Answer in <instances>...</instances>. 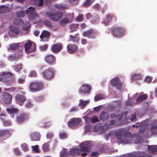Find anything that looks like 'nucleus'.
<instances>
[{
    "label": "nucleus",
    "mask_w": 157,
    "mask_h": 157,
    "mask_svg": "<svg viewBox=\"0 0 157 157\" xmlns=\"http://www.w3.org/2000/svg\"><path fill=\"white\" fill-rule=\"evenodd\" d=\"M15 75L10 73L2 72L0 73V81L4 82L7 85L11 86L15 82L13 76Z\"/></svg>",
    "instance_id": "f257e3e1"
},
{
    "label": "nucleus",
    "mask_w": 157,
    "mask_h": 157,
    "mask_svg": "<svg viewBox=\"0 0 157 157\" xmlns=\"http://www.w3.org/2000/svg\"><path fill=\"white\" fill-rule=\"evenodd\" d=\"M35 8L32 6L29 7L26 10L28 19L31 21H33L34 23H37L40 21L39 16L34 13Z\"/></svg>",
    "instance_id": "f03ea898"
},
{
    "label": "nucleus",
    "mask_w": 157,
    "mask_h": 157,
    "mask_svg": "<svg viewBox=\"0 0 157 157\" xmlns=\"http://www.w3.org/2000/svg\"><path fill=\"white\" fill-rule=\"evenodd\" d=\"M30 90L33 92L39 91L43 88V83L41 82H33L29 85Z\"/></svg>",
    "instance_id": "7ed1b4c3"
},
{
    "label": "nucleus",
    "mask_w": 157,
    "mask_h": 157,
    "mask_svg": "<svg viewBox=\"0 0 157 157\" xmlns=\"http://www.w3.org/2000/svg\"><path fill=\"white\" fill-rule=\"evenodd\" d=\"M111 33L114 37H120L124 35L125 29L121 27H114L112 29Z\"/></svg>",
    "instance_id": "20e7f679"
},
{
    "label": "nucleus",
    "mask_w": 157,
    "mask_h": 157,
    "mask_svg": "<svg viewBox=\"0 0 157 157\" xmlns=\"http://www.w3.org/2000/svg\"><path fill=\"white\" fill-rule=\"evenodd\" d=\"M54 71L53 68H49L43 71L42 74L43 77L46 79H50L53 78L54 75Z\"/></svg>",
    "instance_id": "39448f33"
},
{
    "label": "nucleus",
    "mask_w": 157,
    "mask_h": 157,
    "mask_svg": "<svg viewBox=\"0 0 157 157\" xmlns=\"http://www.w3.org/2000/svg\"><path fill=\"white\" fill-rule=\"evenodd\" d=\"M123 136L124 138L121 139L120 142L121 143L126 144L130 143L134 136L130 132H127L124 134Z\"/></svg>",
    "instance_id": "423d86ee"
},
{
    "label": "nucleus",
    "mask_w": 157,
    "mask_h": 157,
    "mask_svg": "<svg viewBox=\"0 0 157 157\" xmlns=\"http://www.w3.org/2000/svg\"><path fill=\"white\" fill-rule=\"evenodd\" d=\"M47 17H49L52 20L56 21H59L63 17V13L62 12H58L56 13L50 14L47 13Z\"/></svg>",
    "instance_id": "0eeeda50"
},
{
    "label": "nucleus",
    "mask_w": 157,
    "mask_h": 157,
    "mask_svg": "<svg viewBox=\"0 0 157 157\" xmlns=\"http://www.w3.org/2000/svg\"><path fill=\"white\" fill-rule=\"evenodd\" d=\"M32 46V42L31 40H28L27 42L25 44L24 48L25 52L29 54L30 53L34 52L35 51L36 48V44H34L32 47V48L30 49Z\"/></svg>",
    "instance_id": "6e6552de"
},
{
    "label": "nucleus",
    "mask_w": 157,
    "mask_h": 157,
    "mask_svg": "<svg viewBox=\"0 0 157 157\" xmlns=\"http://www.w3.org/2000/svg\"><path fill=\"white\" fill-rule=\"evenodd\" d=\"M111 84L113 86H116V88L120 90L122 89V83L117 77L114 78L112 79Z\"/></svg>",
    "instance_id": "1a4fd4ad"
},
{
    "label": "nucleus",
    "mask_w": 157,
    "mask_h": 157,
    "mask_svg": "<svg viewBox=\"0 0 157 157\" xmlns=\"http://www.w3.org/2000/svg\"><path fill=\"white\" fill-rule=\"evenodd\" d=\"M29 115L27 113H23L18 115L17 117V122L19 124L22 123L29 119Z\"/></svg>",
    "instance_id": "9d476101"
},
{
    "label": "nucleus",
    "mask_w": 157,
    "mask_h": 157,
    "mask_svg": "<svg viewBox=\"0 0 157 157\" xmlns=\"http://www.w3.org/2000/svg\"><path fill=\"white\" fill-rule=\"evenodd\" d=\"M12 96L10 94L6 92H3L2 93V100L6 104H10L12 101Z\"/></svg>",
    "instance_id": "9b49d317"
},
{
    "label": "nucleus",
    "mask_w": 157,
    "mask_h": 157,
    "mask_svg": "<svg viewBox=\"0 0 157 157\" xmlns=\"http://www.w3.org/2000/svg\"><path fill=\"white\" fill-rule=\"evenodd\" d=\"M50 32L46 30H44L40 36V37L41 41L46 42L48 41V38L50 36Z\"/></svg>",
    "instance_id": "f8f14e48"
},
{
    "label": "nucleus",
    "mask_w": 157,
    "mask_h": 157,
    "mask_svg": "<svg viewBox=\"0 0 157 157\" xmlns=\"http://www.w3.org/2000/svg\"><path fill=\"white\" fill-rule=\"evenodd\" d=\"M17 103L20 105H22L24 102L26 101V97L24 95L20 94H17L15 97Z\"/></svg>",
    "instance_id": "ddd939ff"
},
{
    "label": "nucleus",
    "mask_w": 157,
    "mask_h": 157,
    "mask_svg": "<svg viewBox=\"0 0 157 157\" xmlns=\"http://www.w3.org/2000/svg\"><path fill=\"white\" fill-rule=\"evenodd\" d=\"M63 46L60 43H57L53 44L51 47V51L54 53L59 52L62 49Z\"/></svg>",
    "instance_id": "4468645a"
},
{
    "label": "nucleus",
    "mask_w": 157,
    "mask_h": 157,
    "mask_svg": "<svg viewBox=\"0 0 157 157\" xmlns=\"http://www.w3.org/2000/svg\"><path fill=\"white\" fill-rule=\"evenodd\" d=\"M19 29L15 26L12 25L10 27V31L9 32L10 36H14L18 35L20 33Z\"/></svg>",
    "instance_id": "2eb2a0df"
},
{
    "label": "nucleus",
    "mask_w": 157,
    "mask_h": 157,
    "mask_svg": "<svg viewBox=\"0 0 157 157\" xmlns=\"http://www.w3.org/2000/svg\"><path fill=\"white\" fill-rule=\"evenodd\" d=\"M78 50V46L72 44H69L67 46V51L68 53L72 54L77 52Z\"/></svg>",
    "instance_id": "dca6fc26"
},
{
    "label": "nucleus",
    "mask_w": 157,
    "mask_h": 157,
    "mask_svg": "<svg viewBox=\"0 0 157 157\" xmlns=\"http://www.w3.org/2000/svg\"><path fill=\"white\" fill-rule=\"evenodd\" d=\"M97 33L93 30L90 29L84 32L83 33V36L90 38H94L96 36Z\"/></svg>",
    "instance_id": "f3484780"
},
{
    "label": "nucleus",
    "mask_w": 157,
    "mask_h": 157,
    "mask_svg": "<svg viewBox=\"0 0 157 157\" xmlns=\"http://www.w3.org/2000/svg\"><path fill=\"white\" fill-rule=\"evenodd\" d=\"M56 57L52 55H48L45 57V60L46 62L50 65H52L56 63Z\"/></svg>",
    "instance_id": "a211bd4d"
},
{
    "label": "nucleus",
    "mask_w": 157,
    "mask_h": 157,
    "mask_svg": "<svg viewBox=\"0 0 157 157\" xmlns=\"http://www.w3.org/2000/svg\"><path fill=\"white\" fill-rule=\"evenodd\" d=\"M112 19L114 21H116L117 20V18L116 17L113 15L108 14L106 16V19L102 23L107 25L109 24V22L111 21Z\"/></svg>",
    "instance_id": "6ab92c4d"
},
{
    "label": "nucleus",
    "mask_w": 157,
    "mask_h": 157,
    "mask_svg": "<svg viewBox=\"0 0 157 157\" xmlns=\"http://www.w3.org/2000/svg\"><path fill=\"white\" fill-rule=\"evenodd\" d=\"M81 122L80 118L73 119L71 121L69 120L67 123L69 127H72L79 124Z\"/></svg>",
    "instance_id": "aec40b11"
},
{
    "label": "nucleus",
    "mask_w": 157,
    "mask_h": 157,
    "mask_svg": "<svg viewBox=\"0 0 157 157\" xmlns=\"http://www.w3.org/2000/svg\"><path fill=\"white\" fill-rule=\"evenodd\" d=\"M91 90L90 86L87 84H84L81 87L79 90V92L80 94L86 93L89 92Z\"/></svg>",
    "instance_id": "412c9836"
},
{
    "label": "nucleus",
    "mask_w": 157,
    "mask_h": 157,
    "mask_svg": "<svg viewBox=\"0 0 157 157\" xmlns=\"http://www.w3.org/2000/svg\"><path fill=\"white\" fill-rule=\"evenodd\" d=\"M12 134V133L8 129H4L0 130V138L4 136H6L7 137H10Z\"/></svg>",
    "instance_id": "4be33fe9"
},
{
    "label": "nucleus",
    "mask_w": 157,
    "mask_h": 157,
    "mask_svg": "<svg viewBox=\"0 0 157 157\" xmlns=\"http://www.w3.org/2000/svg\"><path fill=\"white\" fill-rule=\"evenodd\" d=\"M40 137V133L38 132L33 133L31 135V139L32 141L39 140Z\"/></svg>",
    "instance_id": "5701e85b"
},
{
    "label": "nucleus",
    "mask_w": 157,
    "mask_h": 157,
    "mask_svg": "<svg viewBox=\"0 0 157 157\" xmlns=\"http://www.w3.org/2000/svg\"><path fill=\"white\" fill-rule=\"evenodd\" d=\"M5 115L4 114H1L0 115V117H1V118L2 120L3 123L5 126H10L11 125V123L10 121L8 120H4L3 117H5Z\"/></svg>",
    "instance_id": "b1692460"
},
{
    "label": "nucleus",
    "mask_w": 157,
    "mask_h": 157,
    "mask_svg": "<svg viewBox=\"0 0 157 157\" xmlns=\"http://www.w3.org/2000/svg\"><path fill=\"white\" fill-rule=\"evenodd\" d=\"M109 117V113L107 112H104L102 113L100 116V118L102 121L106 120Z\"/></svg>",
    "instance_id": "393cba45"
},
{
    "label": "nucleus",
    "mask_w": 157,
    "mask_h": 157,
    "mask_svg": "<svg viewBox=\"0 0 157 157\" xmlns=\"http://www.w3.org/2000/svg\"><path fill=\"white\" fill-rule=\"evenodd\" d=\"M10 11V9L8 7L3 5L0 6V14L9 12Z\"/></svg>",
    "instance_id": "a878e982"
},
{
    "label": "nucleus",
    "mask_w": 157,
    "mask_h": 157,
    "mask_svg": "<svg viewBox=\"0 0 157 157\" xmlns=\"http://www.w3.org/2000/svg\"><path fill=\"white\" fill-rule=\"evenodd\" d=\"M146 124L145 121H143L142 122L139 123L138 122L137 125H133L132 127H140V128H144L146 127Z\"/></svg>",
    "instance_id": "bb28decb"
},
{
    "label": "nucleus",
    "mask_w": 157,
    "mask_h": 157,
    "mask_svg": "<svg viewBox=\"0 0 157 157\" xmlns=\"http://www.w3.org/2000/svg\"><path fill=\"white\" fill-rule=\"evenodd\" d=\"M127 131V129H125V128H121L116 132L115 135L117 137H120L123 133L126 132Z\"/></svg>",
    "instance_id": "cd10ccee"
},
{
    "label": "nucleus",
    "mask_w": 157,
    "mask_h": 157,
    "mask_svg": "<svg viewBox=\"0 0 157 157\" xmlns=\"http://www.w3.org/2000/svg\"><path fill=\"white\" fill-rule=\"evenodd\" d=\"M81 151L78 148H75L72 149L70 151V154L72 156L77 155H78Z\"/></svg>",
    "instance_id": "c85d7f7f"
},
{
    "label": "nucleus",
    "mask_w": 157,
    "mask_h": 157,
    "mask_svg": "<svg viewBox=\"0 0 157 157\" xmlns=\"http://www.w3.org/2000/svg\"><path fill=\"white\" fill-rule=\"evenodd\" d=\"M54 7L57 9L59 10H64L67 8L66 5L62 4H55L54 5Z\"/></svg>",
    "instance_id": "c756f323"
},
{
    "label": "nucleus",
    "mask_w": 157,
    "mask_h": 157,
    "mask_svg": "<svg viewBox=\"0 0 157 157\" xmlns=\"http://www.w3.org/2000/svg\"><path fill=\"white\" fill-rule=\"evenodd\" d=\"M70 22L69 19L65 18L62 19L59 22V24L62 26H65L66 24L69 23Z\"/></svg>",
    "instance_id": "7c9ffc66"
},
{
    "label": "nucleus",
    "mask_w": 157,
    "mask_h": 157,
    "mask_svg": "<svg viewBox=\"0 0 157 157\" xmlns=\"http://www.w3.org/2000/svg\"><path fill=\"white\" fill-rule=\"evenodd\" d=\"M147 97V94L141 95L137 99L136 102H141L146 99Z\"/></svg>",
    "instance_id": "2f4dec72"
},
{
    "label": "nucleus",
    "mask_w": 157,
    "mask_h": 157,
    "mask_svg": "<svg viewBox=\"0 0 157 157\" xmlns=\"http://www.w3.org/2000/svg\"><path fill=\"white\" fill-rule=\"evenodd\" d=\"M6 110L8 113L11 115L13 114L16 113L18 111V109L14 108H8Z\"/></svg>",
    "instance_id": "473e14b6"
},
{
    "label": "nucleus",
    "mask_w": 157,
    "mask_h": 157,
    "mask_svg": "<svg viewBox=\"0 0 157 157\" xmlns=\"http://www.w3.org/2000/svg\"><path fill=\"white\" fill-rule=\"evenodd\" d=\"M148 150L149 151L151 150V152L153 153H155L157 151V145L148 146Z\"/></svg>",
    "instance_id": "72a5a7b5"
},
{
    "label": "nucleus",
    "mask_w": 157,
    "mask_h": 157,
    "mask_svg": "<svg viewBox=\"0 0 157 157\" xmlns=\"http://www.w3.org/2000/svg\"><path fill=\"white\" fill-rule=\"evenodd\" d=\"M78 27V24H71L69 26L71 32L76 31Z\"/></svg>",
    "instance_id": "f704fd0d"
},
{
    "label": "nucleus",
    "mask_w": 157,
    "mask_h": 157,
    "mask_svg": "<svg viewBox=\"0 0 157 157\" xmlns=\"http://www.w3.org/2000/svg\"><path fill=\"white\" fill-rule=\"evenodd\" d=\"M13 67L16 72H18L22 69V65L20 64L13 66Z\"/></svg>",
    "instance_id": "c9c22d12"
},
{
    "label": "nucleus",
    "mask_w": 157,
    "mask_h": 157,
    "mask_svg": "<svg viewBox=\"0 0 157 157\" xmlns=\"http://www.w3.org/2000/svg\"><path fill=\"white\" fill-rule=\"evenodd\" d=\"M19 57L18 56L16 55H10L8 57V59L9 61L13 60H17L18 59Z\"/></svg>",
    "instance_id": "e433bc0d"
},
{
    "label": "nucleus",
    "mask_w": 157,
    "mask_h": 157,
    "mask_svg": "<svg viewBox=\"0 0 157 157\" xmlns=\"http://www.w3.org/2000/svg\"><path fill=\"white\" fill-rule=\"evenodd\" d=\"M13 23L16 25H22L24 23V21L21 19H15L13 20Z\"/></svg>",
    "instance_id": "4c0bfd02"
},
{
    "label": "nucleus",
    "mask_w": 157,
    "mask_h": 157,
    "mask_svg": "<svg viewBox=\"0 0 157 157\" xmlns=\"http://www.w3.org/2000/svg\"><path fill=\"white\" fill-rule=\"evenodd\" d=\"M31 25L29 22H26L25 24L23 27V29L27 32V33L29 32V29L30 28Z\"/></svg>",
    "instance_id": "58836bf2"
},
{
    "label": "nucleus",
    "mask_w": 157,
    "mask_h": 157,
    "mask_svg": "<svg viewBox=\"0 0 157 157\" xmlns=\"http://www.w3.org/2000/svg\"><path fill=\"white\" fill-rule=\"evenodd\" d=\"M19 44L18 43H13L10 45L9 49L11 50H15L17 49L19 47Z\"/></svg>",
    "instance_id": "ea45409f"
},
{
    "label": "nucleus",
    "mask_w": 157,
    "mask_h": 157,
    "mask_svg": "<svg viewBox=\"0 0 157 157\" xmlns=\"http://www.w3.org/2000/svg\"><path fill=\"white\" fill-rule=\"evenodd\" d=\"M25 75H23L21 77H19L17 80L18 83L20 84H22L24 83L25 82Z\"/></svg>",
    "instance_id": "a19ab883"
},
{
    "label": "nucleus",
    "mask_w": 157,
    "mask_h": 157,
    "mask_svg": "<svg viewBox=\"0 0 157 157\" xmlns=\"http://www.w3.org/2000/svg\"><path fill=\"white\" fill-rule=\"evenodd\" d=\"M49 144L47 143H45L42 146V150L44 151H47L49 150Z\"/></svg>",
    "instance_id": "79ce46f5"
},
{
    "label": "nucleus",
    "mask_w": 157,
    "mask_h": 157,
    "mask_svg": "<svg viewBox=\"0 0 157 157\" xmlns=\"http://www.w3.org/2000/svg\"><path fill=\"white\" fill-rule=\"evenodd\" d=\"M151 134L153 135L157 134V125H152L151 128Z\"/></svg>",
    "instance_id": "37998d69"
},
{
    "label": "nucleus",
    "mask_w": 157,
    "mask_h": 157,
    "mask_svg": "<svg viewBox=\"0 0 157 157\" xmlns=\"http://www.w3.org/2000/svg\"><path fill=\"white\" fill-rule=\"evenodd\" d=\"M16 15L17 17L22 18L24 17L25 15V11H19L17 12Z\"/></svg>",
    "instance_id": "c03bdc74"
},
{
    "label": "nucleus",
    "mask_w": 157,
    "mask_h": 157,
    "mask_svg": "<svg viewBox=\"0 0 157 157\" xmlns=\"http://www.w3.org/2000/svg\"><path fill=\"white\" fill-rule=\"evenodd\" d=\"M78 34H76L74 36L70 35V41L75 42V41H78Z\"/></svg>",
    "instance_id": "a18cd8bd"
},
{
    "label": "nucleus",
    "mask_w": 157,
    "mask_h": 157,
    "mask_svg": "<svg viewBox=\"0 0 157 157\" xmlns=\"http://www.w3.org/2000/svg\"><path fill=\"white\" fill-rule=\"evenodd\" d=\"M25 106L26 108L29 109L33 107V104L30 100H28L25 103Z\"/></svg>",
    "instance_id": "49530a36"
},
{
    "label": "nucleus",
    "mask_w": 157,
    "mask_h": 157,
    "mask_svg": "<svg viewBox=\"0 0 157 157\" xmlns=\"http://www.w3.org/2000/svg\"><path fill=\"white\" fill-rule=\"evenodd\" d=\"M89 102V101H83L81 99H80L79 100V105H80L82 107H83Z\"/></svg>",
    "instance_id": "de8ad7c7"
},
{
    "label": "nucleus",
    "mask_w": 157,
    "mask_h": 157,
    "mask_svg": "<svg viewBox=\"0 0 157 157\" xmlns=\"http://www.w3.org/2000/svg\"><path fill=\"white\" fill-rule=\"evenodd\" d=\"M104 98L103 96L101 94H98L96 95L94 97V100L95 101H98Z\"/></svg>",
    "instance_id": "09e8293b"
},
{
    "label": "nucleus",
    "mask_w": 157,
    "mask_h": 157,
    "mask_svg": "<svg viewBox=\"0 0 157 157\" xmlns=\"http://www.w3.org/2000/svg\"><path fill=\"white\" fill-rule=\"evenodd\" d=\"M59 137L61 139H65L67 138V135L64 132H61L59 134Z\"/></svg>",
    "instance_id": "8fccbe9b"
},
{
    "label": "nucleus",
    "mask_w": 157,
    "mask_h": 157,
    "mask_svg": "<svg viewBox=\"0 0 157 157\" xmlns=\"http://www.w3.org/2000/svg\"><path fill=\"white\" fill-rule=\"evenodd\" d=\"M44 24L46 26L49 27H52V25L51 22L47 20H45L44 22Z\"/></svg>",
    "instance_id": "3c124183"
},
{
    "label": "nucleus",
    "mask_w": 157,
    "mask_h": 157,
    "mask_svg": "<svg viewBox=\"0 0 157 157\" xmlns=\"http://www.w3.org/2000/svg\"><path fill=\"white\" fill-rule=\"evenodd\" d=\"M141 78V76L140 74H136L132 76V80H136L140 79Z\"/></svg>",
    "instance_id": "603ef678"
},
{
    "label": "nucleus",
    "mask_w": 157,
    "mask_h": 157,
    "mask_svg": "<svg viewBox=\"0 0 157 157\" xmlns=\"http://www.w3.org/2000/svg\"><path fill=\"white\" fill-rule=\"evenodd\" d=\"M81 149L82 151H89V148L87 146H83L81 147Z\"/></svg>",
    "instance_id": "864d4df0"
},
{
    "label": "nucleus",
    "mask_w": 157,
    "mask_h": 157,
    "mask_svg": "<svg viewBox=\"0 0 157 157\" xmlns=\"http://www.w3.org/2000/svg\"><path fill=\"white\" fill-rule=\"evenodd\" d=\"M37 75L36 71H31L29 74V76L31 77H35Z\"/></svg>",
    "instance_id": "5fc2aeb1"
},
{
    "label": "nucleus",
    "mask_w": 157,
    "mask_h": 157,
    "mask_svg": "<svg viewBox=\"0 0 157 157\" xmlns=\"http://www.w3.org/2000/svg\"><path fill=\"white\" fill-rule=\"evenodd\" d=\"M83 20V15L82 14H79L77 18L78 21H81Z\"/></svg>",
    "instance_id": "6e6d98bb"
},
{
    "label": "nucleus",
    "mask_w": 157,
    "mask_h": 157,
    "mask_svg": "<svg viewBox=\"0 0 157 157\" xmlns=\"http://www.w3.org/2000/svg\"><path fill=\"white\" fill-rule=\"evenodd\" d=\"M4 90L9 92H12L15 91V88L14 87H11L9 88H5Z\"/></svg>",
    "instance_id": "4d7b16f0"
},
{
    "label": "nucleus",
    "mask_w": 157,
    "mask_h": 157,
    "mask_svg": "<svg viewBox=\"0 0 157 157\" xmlns=\"http://www.w3.org/2000/svg\"><path fill=\"white\" fill-rule=\"evenodd\" d=\"M51 125V123L50 122H44L43 124L44 127H48Z\"/></svg>",
    "instance_id": "13d9d810"
},
{
    "label": "nucleus",
    "mask_w": 157,
    "mask_h": 157,
    "mask_svg": "<svg viewBox=\"0 0 157 157\" xmlns=\"http://www.w3.org/2000/svg\"><path fill=\"white\" fill-rule=\"evenodd\" d=\"M31 147L33 151L37 152H39V151L38 149V146L37 145H36L34 146H32Z\"/></svg>",
    "instance_id": "bf43d9fd"
},
{
    "label": "nucleus",
    "mask_w": 157,
    "mask_h": 157,
    "mask_svg": "<svg viewBox=\"0 0 157 157\" xmlns=\"http://www.w3.org/2000/svg\"><path fill=\"white\" fill-rule=\"evenodd\" d=\"M21 147L24 151H26L27 150V145L26 144H21Z\"/></svg>",
    "instance_id": "052dcab7"
},
{
    "label": "nucleus",
    "mask_w": 157,
    "mask_h": 157,
    "mask_svg": "<svg viewBox=\"0 0 157 157\" xmlns=\"http://www.w3.org/2000/svg\"><path fill=\"white\" fill-rule=\"evenodd\" d=\"M133 105V102L129 100H128L126 102V105L127 106H132Z\"/></svg>",
    "instance_id": "680f3d73"
},
{
    "label": "nucleus",
    "mask_w": 157,
    "mask_h": 157,
    "mask_svg": "<svg viewBox=\"0 0 157 157\" xmlns=\"http://www.w3.org/2000/svg\"><path fill=\"white\" fill-rule=\"evenodd\" d=\"M53 134L52 132H49L46 134V137L48 139H50L53 137Z\"/></svg>",
    "instance_id": "e2e57ef3"
},
{
    "label": "nucleus",
    "mask_w": 157,
    "mask_h": 157,
    "mask_svg": "<svg viewBox=\"0 0 157 157\" xmlns=\"http://www.w3.org/2000/svg\"><path fill=\"white\" fill-rule=\"evenodd\" d=\"M48 47V45L45 44L44 45L41 46L40 47V49L42 51H44L46 50L47 49Z\"/></svg>",
    "instance_id": "0e129e2a"
},
{
    "label": "nucleus",
    "mask_w": 157,
    "mask_h": 157,
    "mask_svg": "<svg viewBox=\"0 0 157 157\" xmlns=\"http://www.w3.org/2000/svg\"><path fill=\"white\" fill-rule=\"evenodd\" d=\"M14 151L15 154L17 155H21V153L17 148L14 149Z\"/></svg>",
    "instance_id": "69168bd1"
},
{
    "label": "nucleus",
    "mask_w": 157,
    "mask_h": 157,
    "mask_svg": "<svg viewBox=\"0 0 157 157\" xmlns=\"http://www.w3.org/2000/svg\"><path fill=\"white\" fill-rule=\"evenodd\" d=\"M91 2V0H86V2L84 3L83 5L86 7L89 6Z\"/></svg>",
    "instance_id": "338daca9"
},
{
    "label": "nucleus",
    "mask_w": 157,
    "mask_h": 157,
    "mask_svg": "<svg viewBox=\"0 0 157 157\" xmlns=\"http://www.w3.org/2000/svg\"><path fill=\"white\" fill-rule=\"evenodd\" d=\"M127 157H137L136 153L134 152L128 155Z\"/></svg>",
    "instance_id": "774afa93"
}]
</instances>
